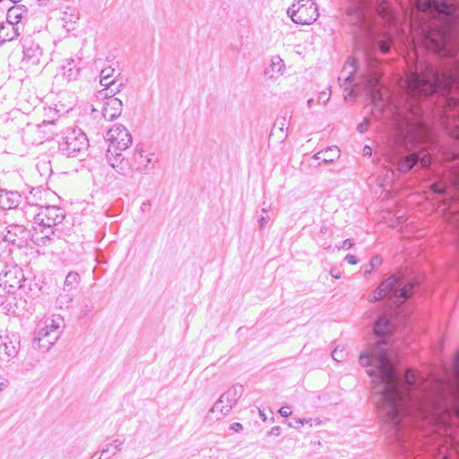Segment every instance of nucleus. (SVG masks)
I'll return each mask as SVG.
<instances>
[{
    "label": "nucleus",
    "instance_id": "18",
    "mask_svg": "<svg viewBox=\"0 0 459 459\" xmlns=\"http://www.w3.org/2000/svg\"><path fill=\"white\" fill-rule=\"evenodd\" d=\"M22 195L17 191L0 189V209H16L22 203Z\"/></svg>",
    "mask_w": 459,
    "mask_h": 459
},
{
    "label": "nucleus",
    "instance_id": "49",
    "mask_svg": "<svg viewBox=\"0 0 459 459\" xmlns=\"http://www.w3.org/2000/svg\"><path fill=\"white\" fill-rule=\"evenodd\" d=\"M148 205H150V204H149V202H148V201H147V202H143V203L142 204V205H141V210H142V211H144L145 207H146V206H148Z\"/></svg>",
    "mask_w": 459,
    "mask_h": 459
},
{
    "label": "nucleus",
    "instance_id": "56",
    "mask_svg": "<svg viewBox=\"0 0 459 459\" xmlns=\"http://www.w3.org/2000/svg\"><path fill=\"white\" fill-rule=\"evenodd\" d=\"M2 390V384L0 383V391Z\"/></svg>",
    "mask_w": 459,
    "mask_h": 459
},
{
    "label": "nucleus",
    "instance_id": "23",
    "mask_svg": "<svg viewBox=\"0 0 459 459\" xmlns=\"http://www.w3.org/2000/svg\"><path fill=\"white\" fill-rule=\"evenodd\" d=\"M340 152L337 146H330L314 154L313 159L322 160L325 163H330L340 157Z\"/></svg>",
    "mask_w": 459,
    "mask_h": 459
},
{
    "label": "nucleus",
    "instance_id": "44",
    "mask_svg": "<svg viewBox=\"0 0 459 459\" xmlns=\"http://www.w3.org/2000/svg\"><path fill=\"white\" fill-rule=\"evenodd\" d=\"M230 429L235 432H239L243 429V426L239 422H234L230 426Z\"/></svg>",
    "mask_w": 459,
    "mask_h": 459
},
{
    "label": "nucleus",
    "instance_id": "2",
    "mask_svg": "<svg viewBox=\"0 0 459 459\" xmlns=\"http://www.w3.org/2000/svg\"><path fill=\"white\" fill-rule=\"evenodd\" d=\"M390 322L381 316L374 325L375 341L359 355L362 367L371 378V401L375 404L382 427L399 422V411L403 409L405 396L415 386L420 373L408 368L401 373L389 354L387 334L391 332Z\"/></svg>",
    "mask_w": 459,
    "mask_h": 459
},
{
    "label": "nucleus",
    "instance_id": "43",
    "mask_svg": "<svg viewBox=\"0 0 459 459\" xmlns=\"http://www.w3.org/2000/svg\"><path fill=\"white\" fill-rule=\"evenodd\" d=\"M344 259L350 264H358V259L356 258V256L354 255H347Z\"/></svg>",
    "mask_w": 459,
    "mask_h": 459
},
{
    "label": "nucleus",
    "instance_id": "3",
    "mask_svg": "<svg viewBox=\"0 0 459 459\" xmlns=\"http://www.w3.org/2000/svg\"><path fill=\"white\" fill-rule=\"evenodd\" d=\"M397 459H459L457 447L403 430L399 422L382 427Z\"/></svg>",
    "mask_w": 459,
    "mask_h": 459
},
{
    "label": "nucleus",
    "instance_id": "39",
    "mask_svg": "<svg viewBox=\"0 0 459 459\" xmlns=\"http://www.w3.org/2000/svg\"><path fill=\"white\" fill-rule=\"evenodd\" d=\"M353 245L354 241L351 238H347L342 242V246L338 248L350 249L351 247H353Z\"/></svg>",
    "mask_w": 459,
    "mask_h": 459
},
{
    "label": "nucleus",
    "instance_id": "13",
    "mask_svg": "<svg viewBox=\"0 0 459 459\" xmlns=\"http://www.w3.org/2000/svg\"><path fill=\"white\" fill-rule=\"evenodd\" d=\"M25 281L22 268L16 264L5 265L0 273V287H3L9 293L20 290Z\"/></svg>",
    "mask_w": 459,
    "mask_h": 459
},
{
    "label": "nucleus",
    "instance_id": "50",
    "mask_svg": "<svg viewBox=\"0 0 459 459\" xmlns=\"http://www.w3.org/2000/svg\"><path fill=\"white\" fill-rule=\"evenodd\" d=\"M373 270H371V267L365 270V274L370 273Z\"/></svg>",
    "mask_w": 459,
    "mask_h": 459
},
{
    "label": "nucleus",
    "instance_id": "34",
    "mask_svg": "<svg viewBox=\"0 0 459 459\" xmlns=\"http://www.w3.org/2000/svg\"><path fill=\"white\" fill-rule=\"evenodd\" d=\"M332 358L335 360V361H342L344 358V352L342 350L341 351H338V349H334L332 352Z\"/></svg>",
    "mask_w": 459,
    "mask_h": 459
},
{
    "label": "nucleus",
    "instance_id": "33",
    "mask_svg": "<svg viewBox=\"0 0 459 459\" xmlns=\"http://www.w3.org/2000/svg\"><path fill=\"white\" fill-rule=\"evenodd\" d=\"M330 95H331V91H330V88H328L327 91H323L319 93L317 101L319 103L325 105L328 102V100H330Z\"/></svg>",
    "mask_w": 459,
    "mask_h": 459
},
{
    "label": "nucleus",
    "instance_id": "51",
    "mask_svg": "<svg viewBox=\"0 0 459 459\" xmlns=\"http://www.w3.org/2000/svg\"><path fill=\"white\" fill-rule=\"evenodd\" d=\"M259 413H260V416L263 418V420H265L266 418H265L264 413L262 411H260Z\"/></svg>",
    "mask_w": 459,
    "mask_h": 459
},
{
    "label": "nucleus",
    "instance_id": "26",
    "mask_svg": "<svg viewBox=\"0 0 459 459\" xmlns=\"http://www.w3.org/2000/svg\"><path fill=\"white\" fill-rule=\"evenodd\" d=\"M122 442L119 440H115L113 443L108 444L101 450V455L98 459H102V456H105L104 459H108L115 455L121 449Z\"/></svg>",
    "mask_w": 459,
    "mask_h": 459
},
{
    "label": "nucleus",
    "instance_id": "41",
    "mask_svg": "<svg viewBox=\"0 0 459 459\" xmlns=\"http://www.w3.org/2000/svg\"><path fill=\"white\" fill-rule=\"evenodd\" d=\"M281 429L279 426L273 427L271 429V430L269 431V435L270 436H276V437H278V436L281 435Z\"/></svg>",
    "mask_w": 459,
    "mask_h": 459
},
{
    "label": "nucleus",
    "instance_id": "32",
    "mask_svg": "<svg viewBox=\"0 0 459 459\" xmlns=\"http://www.w3.org/2000/svg\"><path fill=\"white\" fill-rule=\"evenodd\" d=\"M270 221V216L266 213V209H262V213L258 219V225L260 229L264 228Z\"/></svg>",
    "mask_w": 459,
    "mask_h": 459
},
{
    "label": "nucleus",
    "instance_id": "47",
    "mask_svg": "<svg viewBox=\"0 0 459 459\" xmlns=\"http://www.w3.org/2000/svg\"><path fill=\"white\" fill-rule=\"evenodd\" d=\"M447 221H449V223L451 225H453L454 223H457L458 220H459V216L458 215H452L450 218H447L446 219Z\"/></svg>",
    "mask_w": 459,
    "mask_h": 459
},
{
    "label": "nucleus",
    "instance_id": "7",
    "mask_svg": "<svg viewBox=\"0 0 459 459\" xmlns=\"http://www.w3.org/2000/svg\"><path fill=\"white\" fill-rule=\"evenodd\" d=\"M89 147V140L85 133L75 127H69L63 132L58 141V150L68 158L84 154Z\"/></svg>",
    "mask_w": 459,
    "mask_h": 459
},
{
    "label": "nucleus",
    "instance_id": "40",
    "mask_svg": "<svg viewBox=\"0 0 459 459\" xmlns=\"http://www.w3.org/2000/svg\"><path fill=\"white\" fill-rule=\"evenodd\" d=\"M92 308H93L92 305L86 304L81 310V316H86L92 311Z\"/></svg>",
    "mask_w": 459,
    "mask_h": 459
},
{
    "label": "nucleus",
    "instance_id": "38",
    "mask_svg": "<svg viewBox=\"0 0 459 459\" xmlns=\"http://www.w3.org/2000/svg\"><path fill=\"white\" fill-rule=\"evenodd\" d=\"M291 409L290 406H283L279 410V413L283 417H289L291 414Z\"/></svg>",
    "mask_w": 459,
    "mask_h": 459
},
{
    "label": "nucleus",
    "instance_id": "16",
    "mask_svg": "<svg viewBox=\"0 0 459 459\" xmlns=\"http://www.w3.org/2000/svg\"><path fill=\"white\" fill-rule=\"evenodd\" d=\"M22 47V64L28 66L39 65L43 54V51L39 45L32 40H30L29 39H24Z\"/></svg>",
    "mask_w": 459,
    "mask_h": 459
},
{
    "label": "nucleus",
    "instance_id": "48",
    "mask_svg": "<svg viewBox=\"0 0 459 459\" xmlns=\"http://www.w3.org/2000/svg\"><path fill=\"white\" fill-rule=\"evenodd\" d=\"M372 154V149L366 145L364 148H363V155L364 156H370Z\"/></svg>",
    "mask_w": 459,
    "mask_h": 459
},
{
    "label": "nucleus",
    "instance_id": "19",
    "mask_svg": "<svg viewBox=\"0 0 459 459\" xmlns=\"http://www.w3.org/2000/svg\"><path fill=\"white\" fill-rule=\"evenodd\" d=\"M122 100L117 98H108L102 108V116L108 121H112L121 115Z\"/></svg>",
    "mask_w": 459,
    "mask_h": 459
},
{
    "label": "nucleus",
    "instance_id": "20",
    "mask_svg": "<svg viewBox=\"0 0 459 459\" xmlns=\"http://www.w3.org/2000/svg\"><path fill=\"white\" fill-rule=\"evenodd\" d=\"M20 35V27L12 22H0V46L13 40Z\"/></svg>",
    "mask_w": 459,
    "mask_h": 459
},
{
    "label": "nucleus",
    "instance_id": "27",
    "mask_svg": "<svg viewBox=\"0 0 459 459\" xmlns=\"http://www.w3.org/2000/svg\"><path fill=\"white\" fill-rule=\"evenodd\" d=\"M80 275L76 272H70L65 277L64 283L65 291H72L76 289L80 283Z\"/></svg>",
    "mask_w": 459,
    "mask_h": 459
},
{
    "label": "nucleus",
    "instance_id": "30",
    "mask_svg": "<svg viewBox=\"0 0 459 459\" xmlns=\"http://www.w3.org/2000/svg\"><path fill=\"white\" fill-rule=\"evenodd\" d=\"M394 43V37L390 32L386 33L383 39L378 41L379 49L383 54H386L390 51L391 47Z\"/></svg>",
    "mask_w": 459,
    "mask_h": 459
},
{
    "label": "nucleus",
    "instance_id": "24",
    "mask_svg": "<svg viewBox=\"0 0 459 459\" xmlns=\"http://www.w3.org/2000/svg\"><path fill=\"white\" fill-rule=\"evenodd\" d=\"M356 72V60L354 58H351L344 65L342 71V76L339 77V81L343 78L344 83L351 82V77Z\"/></svg>",
    "mask_w": 459,
    "mask_h": 459
},
{
    "label": "nucleus",
    "instance_id": "5",
    "mask_svg": "<svg viewBox=\"0 0 459 459\" xmlns=\"http://www.w3.org/2000/svg\"><path fill=\"white\" fill-rule=\"evenodd\" d=\"M415 285L407 281L400 273L385 280L369 297V301L377 302L387 298L391 306H401L414 291Z\"/></svg>",
    "mask_w": 459,
    "mask_h": 459
},
{
    "label": "nucleus",
    "instance_id": "29",
    "mask_svg": "<svg viewBox=\"0 0 459 459\" xmlns=\"http://www.w3.org/2000/svg\"><path fill=\"white\" fill-rule=\"evenodd\" d=\"M73 299H74V295L71 293V291H65L63 290V292L60 293L56 299V306L60 309H66L69 307Z\"/></svg>",
    "mask_w": 459,
    "mask_h": 459
},
{
    "label": "nucleus",
    "instance_id": "1",
    "mask_svg": "<svg viewBox=\"0 0 459 459\" xmlns=\"http://www.w3.org/2000/svg\"><path fill=\"white\" fill-rule=\"evenodd\" d=\"M399 425L403 430L436 440L459 451V350L452 370L420 374L403 403Z\"/></svg>",
    "mask_w": 459,
    "mask_h": 459
},
{
    "label": "nucleus",
    "instance_id": "45",
    "mask_svg": "<svg viewBox=\"0 0 459 459\" xmlns=\"http://www.w3.org/2000/svg\"><path fill=\"white\" fill-rule=\"evenodd\" d=\"M294 423H290V426L293 428H299V426L303 425L305 422H307L305 419H294Z\"/></svg>",
    "mask_w": 459,
    "mask_h": 459
},
{
    "label": "nucleus",
    "instance_id": "46",
    "mask_svg": "<svg viewBox=\"0 0 459 459\" xmlns=\"http://www.w3.org/2000/svg\"><path fill=\"white\" fill-rule=\"evenodd\" d=\"M355 88H351L344 96V99L348 100L350 98L353 99L355 97Z\"/></svg>",
    "mask_w": 459,
    "mask_h": 459
},
{
    "label": "nucleus",
    "instance_id": "21",
    "mask_svg": "<svg viewBox=\"0 0 459 459\" xmlns=\"http://www.w3.org/2000/svg\"><path fill=\"white\" fill-rule=\"evenodd\" d=\"M285 63L280 56H273L271 58L270 65L264 71L269 78H277L285 72Z\"/></svg>",
    "mask_w": 459,
    "mask_h": 459
},
{
    "label": "nucleus",
    "instance_id": "36",
    "mask_svg": "<svg viewBox=\"0 0 459 459\" xmlns=\"http://www.w3.org/2000/svg\"><path fill=\"white\" fill-rule=\"evenodd\" d=\"M114 69L111 67H106L101 70L100 77L101 78H110L113 75Z\"/></svg>",
    "mask_w": 459,
    "mask_h": 459
},
{
    "label": "nucleus",
    "instance_id": "12",
    "mask_svg": "<svg viewBox=\"0 0 459 459\" xmlns=\"http://www.w3.org/2000/svg\"><path fill=\"white\" fill-rule=\"evenodd\" d=\"M243 394V386L235 385L223 393L211 408V412L220 411L221 415L226 416L237 404L238 400Z\"/></svg>",
    "mask_w": 459,
    "mask_h": 459
},
{
    "label": "nucleus",
    "instance_id": "53",
    "mask_svg": "<svg viewBox=\"0 0 459 459\" xmlns=\"http://www.w3.org/2000/svg\"><path fill=\"white\" fill-rule=\"evenodd\" d=\"M334 278H339L340 276L337 273L332 274Z\"/></svg>",
    "mask_w": 459,
    "mask_h": 459
},
{
    "label": "nucleus",
    "instance_id": "6",
    "mask_svg": "<svg viewBox=\"0 0 459 459\" xmlns=\"http://www.w3.org/2000/svg\"><path fill=\"white\" fill-rule=\"evenodd\" d=\"M63 326L64 318L59 315L40 321L35 332L34 344H37L39 350L48 351L59 339Z\"/></svg>",
    "mask_w": 459,
    "mask_h": 459
},
{
    "label": "nucleus",
    "instance_id": "54",
    "mask_svg": "<svg viewBox=\"0 0 459 459\" xmlns=\"http://www.w3.org/2000/svg\"><path fill=\"white\" fill-rule=\"evenodd\" d=\"M334 278H339L340 276L337 273L332 274Z\"/></svg>",
    "mask_w": 459,
    "mask_h": 459
},
{
    "label": "nucleus",
    "instance_id": "8",
    "mask_svg": "<svg viewBox=\"0 0 459 459\" xmlns=\"http://www.w3.org/2000/svg\"><path fill=\"white\" fill-rule=\"evenodd\" d=\"M109 142L107 151V160L110 165L111 158L123 157L122 151L126 150L132 143L133 139L129 131L122 125H115L106 134Z\"/></svg>",
    "mask_w": 459,
    "mask_h": 459
},
{
    "label": "nucleus",
    "instance_id": "4",
    "mask_svg": "<svg viewBox=\"0 0 459 459\" xmlns=\"http://www.w3.org/2000/svg\"><path fill=\"white\" fill-rule=\"evenodd\" d=\"M155 155L147 152L140 144L136 145L128 157H114L110 159V166L122 176H128L132 172L149 174L154 168Z\"/></svg>",
    "mask_w": 459,
    "mask_h": 459
},
{
    "label": "nucleus",
    "instance_id": "10",
    "mask_svg": "<svg viewBox=\"0 0 459 459\" xmlns=\"http://www.w3.org/2000/svg\"><path fill=\"white\" fill-rule=\"evenodd\" d=\"M65 219L64 210L56 205L40 206L35 215V223L43 233L46 230L45 238L49 240V234H53V227L61 223Z\"/></svg>",
    "mask_w": 459,
    "mask_h": 459
},
{
    "label": "nucleus",
    "instance_id": "15",
    "mask_svg": "<svg viewBox=\"0 0 459 459\" xmlns=\"http://www.w3.org/2000/svg\"><path fill=\"white\" fill-rule=\"evenodd\" d=\"M82 70V58L80 56L65 58L60 65L62 78L70 82L79 79Z\"/></svg>",
    "mask_w": 459,
    "mask_h": 459
},
{
    "label": "nucleus",
    "instance_id": "52",
    "mask_svg": "<svg viewBox=\"0 0 459 459\" xmlns=\"http://www.w3.org/2000/svg\"><path fill=\"white\" fill-rule=\"evenodd\" d=\"M312 102H313V100H312V99H309V100H307V106H308L309 108L311 107Z\"/></svg>",
    "mask_w": 459,
    "mask_h": 459
},
{
    "label": "nucleus",
    "instance_id": "37",
    "mask_svg": "<svg viewBox=\"0 0 459 459\" xmlns=\"http://www.w3.org/2000/svg\"><path fill=\"white\" fill-rule=\"evenodd\" d=\"M368 119H364L363 122L359 123L358 126H357V130L359 132V133H364L367 131L368 129Z\"/></svg>",
    "mask_w": 459,
    "mask_h": 459
},
{
    "label": "nucleus",
    "instance_id": "9",
    "mask_svg": "<svg viewBox=\"0 0 459 459\" xmlns=\"http://www.w3.org/2000/svg\"><path fill=\"white\" fill-rule=\"evenodd\" d=\"M287 14L297 24L310 25L319 16L318 6L314 0H299L287 9Z\"/></svg>",
    "mask_w": 459,
    "mask_h": 459
},
{
    "label": "nucleus",
    "instance_id": "22",
    "mask_svg": "<svg viewBox=\"0 0 459 459\" xmlns=\"http://www.w3.org/2000/svg\"><path fill=\"white\" fill-rule=\"evenodd\" d=\"M61 20L63 21V27L66 31H71L74 29V24L79 20V12L75 7L68 6L62 12Z\"/></svg>",
    "mask_w": 459,
    "mask_h": 459
},
{
    "label": "nucleus",
    "instance_id": "55",
    "mask_svg": "<svg viewBox=\"0 0 459 459\" xmlns=\"http://www.w3.org/2000/svg\"><path fill=\"white\" fill-rule=\"evenodd\" d=\"M39 2V4H43V0H38Z\"/></svg>",
    "mask_w": 459,
    "mask_h": 459
},
{
    "label": "nucleus",
    "instance_id": "11",
    "mask_svg": "<svg viewBox=\"0 0 459 459\" xmlns=\"http://www.w3.org/2000/svg\"><path fill=\"white\" fill-rule=\"evenodd\" d=\"M368 72L367 74L362 75V82L368 97L373 101H383L384 99L381 94L380 78L381 74L377 69L378 61L376 59L367 58Z\"/></svg>",
    "mask_w": 459,
    "mask_h": 459
},
{
    "label": "nucleus",
    "instance_id": "17",
    "mask_svg": "<svg viewBox=\"0 0 459 459\" xmlns=\"http://www.w3.org/2000/svg\"><path fill=\"white\" fill-rule=\"evenodd\" d=\"M20 342L15 335H0V360L9 361L18 354Z\"/></svg>",
    "mask_w": 459,
    "mask_h": 459
},
{
    "label": "nucleus",
    "instance_id": "25",
    "mask_svg": "<svg viewBox=\"0 0 459 459\" xmlns=\"http://www.w3.org/2000/svg\"><path fill=\"white\" fill-rule=\"evenodd\" d=\"M124 84L122 82H118L117 81H115L113 83H111L107 89H102L99 91V97L108 99V98H115L114 96L118 93Z\"/></svg>",
    "mask_w": 459,
    "mask_h": 459
},
{
    "label": "nucleus",
    "instance_id": "28",
    "mask_svg": "<svg viewBox=\"0 0 459 459\" xmlns=\"http://www.w3.org/2000/svg\"><path fill=\"white\" fill-rule=\"evenodd\" d=\"M22 17V12L20 7L9 8L6 15V22H12L13 25L19 26V22Z\"/></svg>",
    "mask_w": 459,
    "mask_h": 459
},
{
    "label": "nucleus",
    "instance_id": "42",
    "mask_svg": "<svg viewBox=\"0 0 459 459\" xmlns=\"http://www.w3.org/2000/svg\"><path fill=\"white\" fill-rule=\"evenodd\" d=\"M114 82H115V80L109 81L108 78L104 79V78L100 77V85L104 87L103 89H107Z\"/></svg>",
    "mask_w": 459,
    "mask_h": 459
},
{
    "label": "nucleus",
    "instance_id": "31",
    "mask_svg": "<svg viewBox=\"0 0 459 459\" xmlns=\"http://www.w3.org/2000/svg\"><path fill=\"white\" fill-rule=\"evenodd\" d=\"M290 118H291V115L289 114V112H285L283 117H279L276 120L275 125L279 126V128L281 131H283L284 128H288V126L290 125Z\"/></svg>",
    "mask_w": 459,
    "mask_h": 459
},
{
    "label": "nucleus",
    "instance_id": "35",
    "mask_svg": "<svg viewBox=\"0 0 459 459\" xmlns=\"http://www.w3.org/2000/svg\"><path fill=\"white\" fill-rule=\"evenodd\" d=\"M382 264V259L380 256H373L370 260L369 266L371 267V270H374L375 268H377Z\"/></svg>",
    "mask_w": 459,
    "mask_h": 459
},
{
    "label": "nucleus",
    "instance_id": "14",
    "mask_svg": "<svg viewBox=\"0 0 459 459\" xmlns=\"http://www.w3.org/2000/svg\"><path fill=\"white\" fill-rule=\"evenodd\" d=\"M30 231L21 224H9L1 231L0 238L5 245L12 244L18 247H23L27 244Z\"/></svg>",
    "mask_w": 459,
    "mask_h": 459
}]
</instances>
